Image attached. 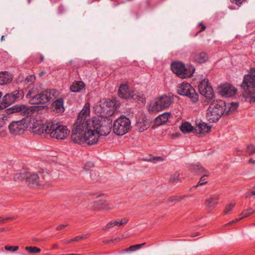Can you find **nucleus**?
Returning a JSON list of instances; mask_svg holds the SVG:
<instances>
[{
	"label": "nucleus",
	"instance_id": "obj_35",
	"mask_svg": "<svg viewBox=\"0 0 255 255\" xmlns=\"http://www.w3.org/2000/svg\"><path fill=\"white\" fill-rule=\"evenodd\" d=\"M8 117L4 111H0V129L5 127L8 122Z\"/></svg>",
	"mask_w": 255,
	"mask_h": 255
},
{
	"label": "nucleus",
	"instance_id": "obj_47",
	"mask_svg": "<svg viewBox=\"0 0 255 255\" xmlns=\"http://www.w3.org/2000/svg\"><path fill=\"white\" fill-rule=\"evenodd\" d=\"M118 221L114 220L109 222L104 228V230H106L115 226H118Z\"/></svg>",
	"mask_w": 255,
	"mask_h": 255
},
{
	"label": "nucleus",
	"instance_id": "obj_32",
	"mask_svg": "<svg viewBox=\"0 0 255 255\" xmlns=\"http://www.w3.org/2000/svg\"><path fill=\"white\" fill-rule=\"evenodd\" d=\"M85 87V84L82 81L74 82L70 86V90L73 92H78Z\"/></svg>",
	"mask_w": 255,
	"mask_h": 255
},
{
	"label": "nucleus",
	"instance_id": "obj_42",
	"mask_svg": "<svg viewBox=\"0 0 255 255\" xmlns=\"http://www.w3.org/2000/svg\"><path fill=\"white\" fill-rule=\"evenodd\" d=\"M35 81V76L34 75H28L25 79V83L28 85L33 84Z\"/></svg>",
	"mask_w": 255,
	"mask_h": 255
},
{
	"label": "nucleus",
	"instance_id": "obj_36",
	"mask_svg": "<svg viewBox=\"0 0 255 255\" xmlns=\"http://www.w3.org/2000/svg\"><path fill=\"white\" fill-rule=\"evenodd\" d=\"M130 96V99H132L134 100L140 101L142 103H143L145 101V98L143 95H140L132 91Z\"/></svg>",
	"mask_w": 255,
	"mask_h": 255
},
{
	"label": "nucleus",
	"instance_id": "obj_10",
	"mask_svg": "<svg viewBox=\"0 0 255 255\" xmlns=\"http://www.w3.org/2000/svg\"><path fill=\"white\" fill-rule=\"evenodd\" d=\"M171 68L174 74L182 79L191 77L195 71L194 68L188 69L184 64L181 62H173L171 65Z\"/></svg>",
	"mask_w": 255,
	"mask_h": 255
},
{
	"label": "nucleus",
	"instance_id": "obj_37",
	"mask_svg": "<svg viewBox=\"0 0 255 255\" xmlns=\"http://www.w3.org/2000/svg\"><path fill=\"white\" fill-rule=\"evenodd\" d=\"M179 179V173L176 171L170 176L169 180L170 183L175 184L177 183Z\"/></svg>",
	"mask_w": 255,
	"mask_h": 255
},
{
	"label": "nucleus",
	"instance_id": "obj_19",
	"mask_svg": "<svg viewBox=\"0 0 255 255\" xmlns=\"http://www.w3.org/2000/svg\"><path fill=\"white\" fill-rule=\"evenodd\" d=\"M90 112V104L86 103L79 113L77 119H79L80 121L83 122H87L91 120V119H89Z\"/></svg>",
	"mask_w": 255,
	"mask_h": 255
},
{
	"label": "nucleus",
	"instance_id": "obj_59",
	"mask_svg": "<svg viewBox=\"0 0 255 255\" xmlns=\"http://www.w3.org/2000/svg\"><path fill=\"white\" fill-rule=\"evenodd\" d=\"M199 235V232H196V233H194L192 234L191 235V237H196V236H198Z\"/></svg>",
	"mask_w": 255,
	"mask_h": 255
},
{
	"label": "nucleus",
	"instance_id": "obj_21",
	"mask_svg": "<svg viewBox=\"0 0 255 255\" xmlns=\"http://www.w3.org/2000/svg\"><path fill=\"white\" fill-rule=\"evenodd\" d=\"M38 186H44L48 183L51 179L50 173L45 171L38 172Z\"/></svg>",
	"mask_w": 255,
	"mask_h": 255
},
{
	"label": "nucleus",
	"instance_id": "obj_18",
	"mask_svg": "<svg viewBox=\"0 0 255 255\" xmlns=\"http://www.w3.org/2000/svg\"><path fill=\"white\" fill-rule=\"evenodd\" d=\"M191 58L194 62L202 64L208 60V55L205 52L196 51L192 53Z\"/></svg>",
	"mask_w": 255,
	"mask_h": 255
},
{
	"label": "nucleus",
	"instance_id": "obj_41",
	"mask_svg": "<svg viewBox=\"0 0 255 255\" xmlns=\"http://www.w3.org/2000/svg\"><path fill=\"white\" fill-rule=\"evenodd\" d=\"M254 213H255V211L252 208H249L245 210L242 212L241 214V215L243 216V217L241 218L242 219L243 218L248 217L251 215L253 214Z\"/></svg>",
	"mask_w": 255,
	"mask_h": 255
},
{
	"label": "nucleus",
	"instance_id": "obj_44",
	"mask_svg": "<svg viewBox=\"0 0 255 255\" xmlns=\"http://www.w3.org/2000/svg\"><path fill=\"white\" fill-rule=\"evenodd\" d=\"M26 174H22L21 173H16L14 175V179L15 181L23 180L25 179Z\"/></svg>",
	"mask_w": 255,
	"mask_h": 255
},
{
	"label": "nucleus",
	"instance_id": "obj_56",
	"mask_svg": "<svg viewBox=\"0 0 255 255\" xmlns=\"http://www.w3.org/2000/svg\"><path fill=\"white\" fill-rule=\"evenodd\" d=\"M67 226H68L67 224H66V225H64V224L60 225H59V226H58V227H56V230H57V231L61 230L63 229L65 227H67Z\"/></svg>",
	"mask_w": 255,
	"mask_h": 255
},
{
	"label": "nucleus",
	"instance_id": "obj_16",
	"mask_svg": "<svg viewBox=\"0 0 255 255\" xmlns=\"http://www.w3.org/2000/svg\"><path fill=\"white\" fill-rule=\"evenodd\" d=\"M237 89L234 86L229 84L223 85L221 86L220 94L225 97L229 98L236 95Z\"/></svg>",
	"mask_w": 255,
	"mask_h": 255
},
{
	"label": "nucleus",
	"instance_id": "obj_58",
	"mask_svg": "<svg viewBox=\"0 0 255 255\" xmlns=\"http://www.w3.org/2000/svg\"><path fill=\"white\" fill-rule=\"evenodd\" d=\"M86 166H88L89 167H93L94 163L93 162H88L86 163Z\"/></svg>",
	"mask_w": 255,
	"mask_h": 255
},
{
	"label": "nucleus",
	"instance_id": "obj_48",
	"mask_svg": "<svg viewBox=\"0 0 255 255\" xmlns=\"http://www.w3.org/2000/svg\"><path fill=\"white\" fill-rule=\"evenodd\" d=\"M253 196H255V185L251 190L247 192L244 195L245 198H249Z\"/></svg>",
	"mask_w": 255,
	"mask_h": 255
},
{
	"label": "nucleus",
	"instance_id": "obj_23",
	"mask_svg": "<svg viewBox=\"0 0 255 255\" xmlns=\"http://www.w3.org/2000/svg\"><path fill=\"white\" fill-rule=\"evenodd\" d=\"M131 93L132 91L129 90L128 86L126 84L121 85L118 91L119 97L123 99H130Z\"/></svg>",
	"mask_w": 255,
	"mask_h": 255
},
{
	"label": "nucleus",
	"instance_id": "obj_6",
	"mask_svg": "<svg viewBox=\"0 0 255 255\" xmlns=\"http://www.w3.org/2000/svg\"><path fill=\"white\" fill-rule=\"evenodd\" d=\"M198 90L206 100L203 101L204 106L208 105L211 102L215 100V94L207 79L202 80L198 85Z\"/></svg>",
	"mask_w": 255,
	"mask_h": 255
},
{
	"label": "nucleus",
	"instance_id": "obj_11",
	"mask_svg": "<svg viewBox=\"0 0 255 255\" xmlns=\"http://www.w3.org/2000/svg\"><path fill=\"white\" fill-rule=\"evenodd\" d=\"M28 127L27 119L26 118H23L20 120L12 122L8 128L10 134L16 135L22 134Z\"/></svg>",
	"mask_w": 255,
	"mask_h": 255
},
{
	"label": "nucleus",
	"instance_id": "obj_17",
	"mask_svg": "<svg viewBox=\"0 0 255 255\" xmlns=\"http://www.w3.org/2000/svg\"><path fill=\"white\" fill-rule=\"evenodd\" d=\"M220 196L218 194H213L207 197L205 201V205L209 211L213 210L219 203Z\"/></svg>",
	"mask_w": 255,
	"mask_h": 255
},
{
	"label": "nucleus",
	"instance_id": "obj_51",
	"mask_svg": "<svg viewBox=\"0 0 255 255\" xmlns=\"http://www.w3.org/2000/svg\"><path fill=\"white\" fill-rule=\"evenodd\" d=\"M90 177L93 181H98L99 179V174L95 171L92 172L90 174Z\"/></svg>",
	"mask_w": 255,
	"mask_h": 255
},
{
	"label": "nucleus",
	"instance_id": "obj_34",
	"mask_svg": "<svg viewBox=\"0 0 255 255\" xmlns=\"http://www.w3.org/2000/svg\"><path fill=\"white\" fill-rule=\"evenodd\" d=\"M135 126L139 132L143 131L149 127V125L146 123V122L143 120L137 122Z\"/></svg>",
	"mask_w": 255,
	"mask_h": 255
},
{
	"label": "nucleus",
	"instance_id": "obj_60",
	"mask_svg": "<svg viewBox=\"0 0 255 255\" xmlns=\"http://www.w3.org/2000/svg\"><path fill=\"white\" fill-rule=\"evenodd\" d=\"M39 58H40V62H41L43 61V60H44V56L40 54H39Z\"/></svg>",
	"mask_w": 255,
	"mask_h": 255
},
{
	"label": "nucleus",
	"instance_id": "obj_27",
	"mask_svg": "<svg viewBox=\"0 0 255 255\" xmlns=\"http://www.w3.org/2000/svg\"><path fill=\"white\" fill-rule=\"evenodd\" d=\"M189 170L193 173L197 175H200L203 173H207V171L199 163L192 164L189 166Z\"/></svg>",
	"mask_w": 255,
	"mask_h": 255
},
{
	"label": "nucleus",
	"instance_id": "obj_28",
	"mask_svg": "<svg viewBox=\"0 0 255 255\" xmlns=\"http://www.w3.org/2000/svg\"><path fill=\"white\" fill-rule=\"evenodd\" d=\"M238 106V103L232 102L228 103V104L226 103V109L224 115H229L236 112Z\"/></svg>",
	"mask_w": 255,
	"mask_h": 255
},
{
	"label": "nucleus",
	"instance_id": "obj_26",
	"mask_svg": "<svg viewBox=\"0 0 255 255\" xmlns=\"http://www.w3.org/2000/svg\"><path fill=\"white\" fill-rule=\"evenodd\" d=\"M211 127L206 123H199L194 128V132L196 134H201L208 132L210 131Z\"/></svg>",
	"mask_w": 255,
	"mask_h": 255
},
{
	"label": "nucleus",
	"instance_id": "obj_43",
	"mask_svg": "<svg viewBox=\"0 0 255 255\" xmlns=\"http://www.w3.org/2000/svg\"><path fill=\"white\" fill-rule=\"evenodd\" d=\"M208 174H204L203 175L200 179L199 181L198 182L197 184L195 186L196 188L197 186H202L203 185H205L207 184V182L205 181V178L208 177Z\"/></svg>",
	"mask_w": 255,
	"mask_h": 255
},
{
	"label": "nucleus",
	"instance_id": "obj_4",
	"mask_svg": "<svg viewBox=\"0 0 255 255\" xmlns=\"http://www.w3.org/2000/svg\"><path fill=\"white\" fill-rule=\"evenodd\" d=\"M47 129L49 131V135L51 138L57 139H64L69 134L70 130L67 127L60 125L55 122L47 123Z\"/></svg>",
	"mask_w": 255,
	"mask_h": 255
},
{
	"label": "nucleus",
	"instance_id": "obj_33",
	"mask_svg": "<svg viewBox=\"0 0 255 255\" xmlns=\"http://www.w3.org/2000/svg\"><path fill=\"white\" fill-rule=\"evenodd\" d=\"M194 128H193L191 125L188 122L182 123L180 127V129L183 133H189L192 131H194Z\"/></svg>",
	"mask_w": 255,
	"mask_h": 255
},
{
	"label": "nucleus",
	"instance_id": "obj_39",
	"mask_svg": "<svg viewBox=\"0 0 255 255\" xmlns=\"http://www.w3.org/2000/svg\"><path fill=\"white\" fill-rule=\"evenodd\" d=\"M145 244V243L141 244H137L130 246L126 250V252H133L140 249Z\"/></svg>",
	"mask_w": 255,
	"mask_h": 255
},
{
	"label": "nucleus",
	"instance_id": "obj_61",
	"mask_svg": "<svg viewBox=\"0 0 255 255\" xmlns=\"http://www.w3.org/2000/svg\"><path fill=\"white\" fill-rule=\"evenodd\" d=\"M249 163H255V161L253 159V158H250L249 160Z\"/></svg>",
	"mask_w": 255,
	"mask_h": 255
},
{
	"label": "nucleus",
	"instance_id": "obj_5",
	"mask_svg": "<svg viewBox=\"0 0 255 255\" xmlns=\"http://www.w3.org/2000/svg\"><path fill=\"white\" fill-rule=\"evenodd\" d=\"M173 102L172 96L163 95L155 98L153 101L150 102L148 110L153 112H158L169 108Z\"/></svg>",
	"mask_w": 255,
	"mask_h": 255
},
{
	"label": "nucleus",
	"instance_id": "obj_25",
	"mask_svg": "<svg viewBox=\"0 0 255 255\" xmlns=\"http://www.w3.org/2000/svg\"><path fill=\"white\" fill-rule=\"evenodd\" d=\"M53 111L56 113H63L64 111V100L60 98L55 101L52 104Z\"/></svg>",
	"mask_w": 255,
	"mask_h": 255
},
{
	"label": "nucleus",
	"instance_id": "obj_9",
	"mask_svg": "<svg viewBox=\"0 0 255 255\" xmlns=\"http://www.w3.org/2000/svg\"><path fill=\"white\" fill-rule=\"evenodd\" d=\"M177 91L180 95L188 97L191 102L194 104L199 101L198 94L189 83L183 82L178 87Z\"/></svg>",
	"mask_w": 255,
	"mask_h": 255
},
{
	"label": "nucleus",
	"instance_id": "obj_52",
	"mask_svg": "<svg viewBox=\"0 0 255 255\" xmlns=\"http://www.w3.org/2000/svg\"><path fill=\"white\" fill-rule=\"evenodd\" d=\"M13 219V218L12 217H0V225L4 224L6 221L9 220H12Z\"/></svg>",
	"mask_w": 255,
	"mask_h": 255
},
{
	"label": "nucleus",
	"instance_id": "obj_22",
	"mask_svg": "<svg viewBox=\"0 0 255 255\" xmlns=\"http://www.w3.org/2000/svg\"><path fill=\"white\" fill-rule=\"evenodd\" d=\"M38 174L27 173L25 176V180L29 186L34 187L38 186Z\"/></svg>",
	"mask_w": 255,
	"mask_h": 255
},
{
	"label": "nucleus",
	"instance_id": "obj_40",
	"mask_svg": "<svg viewBox=\"0 0 255 255\" xmlns=\"http://www.w3.org/2000/svg\"><path fill=\"white\" fill-rule=\"evenodd\" d=\"M25 250L32 254L39 253L41 251L40 249L36 247H26Z\"/></svg>",
	"mask_w": 255,
	"mask_h": 255
},
{
	"label": "nucleus",
	"instance_id": "obj_20",
	"mask_svg": "<svg viewBox=\"0 0 255 255\" xmlns=\"http://www.w3.org/2000/svg\"><path fill=\"white\" fill-rule=\"evenodd\" d=\"M40 92L38 86H34L28 90V93L26 95V98L30 99L29 102L31 104H34V101L37 100L36 97Z\"/></svg>",
	"mask_w": 255,
	"mask_h": 255
},
{
	"label": "nucleus",
	"instance_id": "obj_12",
	"mask_svg": "<svg viewBox=\"0 0 255 255\" xmlns=\"http://www.w3.org/2000/svg\"><path fill=\"white\" fill-rule=\"evenodd\" d=\"M31 110L25 105H16L11 107L4 110V112L8 116L14 113H19L24 116V118L28 117L30 113Z\"/></svg>",
	"mask_w": 255,
	"mask_h": 255
},
{
	"label": "nucleus",
	"instance_id": "obj_64",
	"mask_svg": "<svg viewBox=\"0 0 255 255\" xmlns=\"http://www.w3.org/2000/svg\"><path fill=\"white\" fill-rule=\"evenodd\" d=\"M44 72H41L40 74V76L43 75L44 74Z\"/></svg>",
	"mask_w": 255,
	"mask_h": 255
},
{
	"label": "nucleus",
	"instance_id": "obj_49",
	"mask_svg": "<svg viewBox=\"0 0 255 255\" xmlns=\"http://www.w3.org/2000/svg\"><path fill=\"white\" fill-rule=\"evenodd\" d=\"M146 160L147 161H152L154 163H155L157 161H162L164 160V159L161 156H151L149 159H146Z\"/></svg>",
	"mask_w": 255,
	"mask_h": 255
},
{
	"label": "nucleus",
	"instance_id": "obj_62",
	"mask_svg": "<svg viewBox=\"0 0 255 255\" xmlns=\"http://www.w3.org/2000/svg\"><path fill=\"white\" fill-rule=\"evenodd\" d=\"M4 40V35H3V36H1V41H3Z\"/></svg>",
	"mask_w": 255,
	"mask_h": 255
},
{
	"label": "nucleus",
	"instance_id": "obj_38",
	"mask_svg": "<svg viewBox=\"0 0 255 255\" xmlns=\"http://www.w3.org/2000/svg\"><path fill=\"white\" fill-rule=\"evenodd\" d=\"M89 236L88 234L78 236L73 239L68 240L67 241V243H70L73 242H78L80 240H82L84 239L87 238Z\"/></svg>",
	"mask_w": 255,
	"mask_h": 255
},
{
	"label": "nucleus",
	"instance_id": "obj_14",
	"mask_svg": "<svg viewBox=\"0 0 255 255\" xmlns=\"http://www.w3.org/2000/svg\"><path fill=\"white\" fill-rule=\"evenodd\" d=\"M56 93V91L54 89L40 92L33 105L47 104L52 99V96H54Z\"/></svg>",
	"mask_w": 255,
	"mask_h": 255
},
{
	"label": "nucleus",
	"instance_id": "obj_29",
	"mask_svg": "<svg viewBox=\"0 0 255 255\" xmlns=\"http://www.w3.org/2000/svg\"><path fill=\"white\" fill-rule=\"evenodd\" d=\"M12 80L11 76L6 71L0 73V85H3L9 83Z\"/></svg>",
	"mask_w": 255,
	"mask_h": 255
},
{
	"label": "nucleus",
	"instance_id": "obj_50",
	"mask_svg": "<svg viewBox=\"0 0 255 255\" xmlns=\"http://www.w3.org/2000/svg\"><path fill=\"white\" fill-rule=\"evenodd\" d=\"M4 249L7 251L14 252L17 251L19 249V247L18 246H10L9 245H6L4 247Z\"/></svg>",
	"mask_w": 255,
	"mask_h": 255
},
{
	"label": "nucleus",
	"instance_id": "obj_7",
	"mask_svg": "<svg viewBox=\"0 0 255 255\" xmlns=\"http://www.w3.org/2000/svg\"><path fill=\"white\" fill-rule=\"evenodd\" d=\"M89 126V121L83 122L77 119L72 130L71 139L74 143H82V135Z\"/></svg>",
	"mask_w": 255,
	"mask_h": 255
},
{
	"label": "nucleus",
	"instance_id": "obj_45",
	"mask_svg": "<svg viewBox=\"0 0 255 255\" xmlns=\"http://www.w3.org/2000/svg\"><path fill=\"white\" fill-rule=\"evenodd\" d=\"M235 205V203H230L229 204L226 205L225 209L224 210V214L225 215L228 214L229 212L232 210Z\"/></svg>",
	"mask_w": 255,
	"mask_h": 255
},
{
	"label": "nucleus",
	"instance_id": "obj_2",
	"mask_svg": "<svg viewBox=\"0 0 255 255\" xmlns=\"http://www.w3.org/2000/svg\"><path fill=\"white\" fill-rule=\"evenodd\" d=\"M240 87L249 102L255 103V68H251L249 74L244 75Z\"/></svg>",
	"mask_w": 255,
	"mask_h": 255
},
{
	"label": "nucleus",
	"instance_id": "obj_30",
	"mask_svg": "<svg viewBox=\"0 0 255 255\" xmlns=\"http://www.w3.org/2000/svg\"><path fill=\"white\" fill-rule=\"evenodd\" d=\"M170 116H171V115L170 113L169 112H166L161 114L155 119V123L158 125H163L168 121Z\"/></svg>",
	"mask_w": 255,
	"mask_h": 255
},
{
	"label": "nucleus",
	"instance_id": "obj_46",
	"mask_svg": "<svg viewBox=\"0 0 255 255\" xmlns=\"http://www.w3.org/2000/svg\"><path fill=\"white\" fill-rule=\"evenodd\" d=\"M246 151L248 154L249 155H252L255 154V146L252 144L248 145Z\"/></svg>",
	"mask_w": 255,
	"mask_h": 255
},
{
	"label": "nucleus",
	"instance_id": "obj_15",
	"mask_svg": "<svg viewBox=\"0 0 255 255\" xmlns=\"http://www.w3.org/2000/svg\"><path fill=\"white\" fill-rule=\"evenodd\" d=\"M47 129H50L47 128V123L44 125L41 121H36L32 126V131L35 134L40 135L45 133L49 134V131H48Z\"/></svg>",
	"mask_w": 255,
	"mask_h": 255
},
{
	"label": "nucleus",
	"instance_id": "obj_54",
	"mask_svg": "<svg viewBox=\"0 0 255 255\" xmlns=\"http://www.w3.org/2000/svg\"><path fill=\"white\" fill-rule=\"evenodd\" d=\"M128 219L126 218H123L121 220V222H118V223H119L118 226H124L128 223Z\"/></svg>",
	"mask_w": 255,
	"mask_h": 255
},
{
	"label": "nucleus",
	"instance_id": "obj_8",
	"mask_svg": "<svg viewBox=\"0 0 255 255\" xmlns=\"http://www.w3.org/2000/svg\"><path fill=\"white\" fill-rule=\"evenodd\" d=\"M131 128L130 120L125 116L118 118L114 123L113 130L118 135H123Z\"/></svg>",
	"mask_w": 255,
	"mask_h": 255
},
{
	"label": "nucleus",
	"instance_id": "obj_63",
	"mask_svg": "<svg viewBox=\"0 0 255 255\" xmlns=\"http://www.w3.org/2000/svg\"><path fill=\"white\" fill-rule=\"evenodd\" d=\"M56 248H57V246H56V245H54L53 246V249H56Z\"/></svg>",
	"mask_w": 255,
	"mask_h": 255
},
{
	"label": "nucleus",
	"instance_id": "obj_55",
	"mask_svg": "<svg viewBox=\"0 0 255 255\" xmlns=\"http://www.w3.org/2000/svg\"><path fill=\"white\" fill-rule=\"evenodd\" d=\"M241 220H242V218L236 219H235L234 220H233L231 222H230L228 224H226V226L231 225H232V224H233L234 223H236L238 222V221H240Z\"/></svg>",
	"mask_w": 255,
	"mask_h": 255
},
{
	"label": "nucleus",
	"instance_id": "obj_53",
	"mask_svg": "<svg viewBox=\"0 0 255 255\" xmlns=\"http://www.w3.org/2000/svg\"><path fill=\"white\" fill-rule=\"evenodd\" d=\"M247 0H231V2L232 3H235L237 5L240 6L244 1H246Z\"/></svg>",
	"mask_w": 255,
	"mask_h": 255
},
{
	"label": "nucleus",
	"instance_id": "obj_1",
	"mask_svg": "<svg viewBox=\"0 0 255 255\" xmlns=\"http://www.w3.org/2000/svg\"><path fill=\"white\" fill-rule=\"evenodd\" d=\"M112 121L102 117H93L89 121V126L82 135V143L89 145L98 143L100 136L108 135L112 128Z\"/></svg>",
	"mask_w": 255,
	"mask_h": 255
},
{
	"label": "nucleus",
	"instance_id": "obj_31",
	"mask_svg": "<svg viewBox=\"0 0 255 255\" xmlns=\"http://www.w3.org/2000/svg\"><path fill=\"white\" fill-rule=\"evenodd\" d=\"M187 195H172L168 197L166 201V203L167 204L169 203H176L180 202L182 200L185 198L187 197Z\"/></svg>",
	"mask_w": 255,
	"mask_h": 255
},
{
	"label": "nucleus",
	"instance_id": "obj_57",
	"mask_svg": "<svg viewBox=\"0 0 255 255\" xmlns=\"http://www.w3.org/2000/svg\"><path fill=\"white\" fill-rule=\"evenodd\" d=\"M199 25L201 26V29L198 32H202V31H204L206 29V26L202 22L199 23Z\"/></svg>",
	"mask_w": 255,
	"mask_h": 255
},
{
	"label": "nucleus",
	"instance_id": "obj_24",
	"mask_svg": "<svg viewBox=\"0 0 255 255\" xmlns=\"http://www.w3.org/2000/svg\"><path fill=\"white\" fill-rule=\"evenodd\" d=\"M95 208L98 210H110L114 208L108 202L105 200H99L94 203Z\"/></svg>",
	"mask_w": 255,
	"mask_h": 255
},
{
	"label": "nucleus",
	"instance_id": "obj_13",
	"mask_svg": "<svg viewBox=\"0 0 255 255\" xmlns=\"http://www.w3.org/2000/svg\"><path fill=\"white\" fill-rule=\"evenodd\" d=\"M24 93L21 90H16L11 93H7L2 98L1 104L5 107L6 105H10L16 100L22 99Z\"/></svg>",
	"mask_w": 255,
	"mask_h": 255
},
{
	"label": "nucleus",
	"instance_id": "obj_3",
	"mask_svg": "<svg viewBox=\"0 0 255 255\" xmlns=\"http://www.w3.org/2000/svg\"><path fill=\"white\" fill-rule=\"evenodd\" d=\"M207 111V118L210 123L218 122L224 115L226 109V102L220 101L211 102Z\"/></svg>",
	"mask_w": 255,
	"mask_h": 255
}]
</instances>
